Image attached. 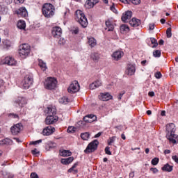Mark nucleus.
<instances>
[{"label": "nucleus", "instance_id": "nucleus-42", "mask_svg": "<svg viewBox=\"0 0 178 178\" xmlns=\"http://www.w3.org/2000/svg\"><path fill=\"white\" fill-rule=\"evenodd\" d=\"M115 138H116V137L113 136L108 140V145H112V144H113V143H115Z\"/></svg>", "mask_w": 178, "mask_h": 178}, {"label": "nucleus", "instance_id": "nucleus-56", "mask_svg": "<svg viewBox=\"0 0 178 178\" xmlns=\"http://www.w3.org/2000/svg\"><path fill=\"white\" fill-rule=\"evenodd\" d=\"M149 30H154L155 29V25L154 24H149Z\"/></svg>", "mask_w": 178, "mask_h": 178}, {"label": "nucleus", "instance_id": "nucleus-34", "mask_svg": "<svg viewBox=\"0 0 178 178\" xmlns=\"http://www.w3.org/2000/svg\"><path fill=\"white\" fill-rule=\"evenodd\" d=\"M60 155L61 156H70L72 155V152L69 150H62L60 152Z\"/></svg>", "mask_w": 178, "mask_h": 178}, {"label": "nucleus", "instance_id": "nucleus-55", "mask_svg": "<svg viewBox=\"0 0 178 178\" xmlns=\"http://www.w3.org/2000/svg\"><path fill=\"white\" fill-rule=\"evenodd\" d=\"M151 172H152L153 173H158L159 170L156 168H150Z\"/></svg>", "mask_w": 178, "mask_h": 178}, {"label": "nucleus", "instance_id": "nucleus-45", "mask_svg": "<svg viewBox=\"0 0 178 178\" xmlns=\"http://www.w3.org/2000/svg\"><path fill=\"white\" fill-rule=\"evenodd\" d=\"M40 143H42V140L40 139L36 141H32L30 143V145H37V144H40Z\"/></svg>", "mask_w": 178, "mask_h": 178}, {"label": "nucleus", "instance_id": "nucleus-9", "mask_svg": "<svg viewBox=\"0 0 178 178\" xmlns=\"http://www.w3.org/2000/svg\"><path fill=\"white\" fill-rule=\"evenodd\" d=\"M79 90H80V85H79L77 81H74L67 88V91L70 94H74L75 92H77Z\"/></svg>", "mask_w": 178, "mask_h": 178}, {"label": "nucleus", "instance_id": "nucleus-33", "mask_svg": "<svg viewBox=\"0 0 178 178\" xmlns=\"http://www.w3.org/2000/svg\"><path fill=\"white\" fill-rule=\"evenodd\" d=\"M3 48L6 49H9L12 46V43L8 40H5L3 41Z\"/></svg>", "mask_w": 178, "mask_h": 178}, {"label": "nucleus", "instance_id": "nucleus-10", "mask_svg": "<svg viewBox=\"0 0 178 178\" xmlns=\"http://www.w3.org/2000/svg\"><path fill=\"white\" fill-rule=\"evenodd\" d=\"M1 65H8V66H15L17 61L12 57L7 56L1 60Z\"/></svg>", "mask_w": 178, "mask_h": 178}, {"label": "nucleus", "instance_id": "nucleus-13", "mask_svg": "<svg viewBox=\"0 0 178 178\" xmlns=\"http://www.w3.org/2000/svg\"><path fill=\"white\" fill-rule=\"evenodd\" d=\"M133 16V13L130 10L125 11L122 13L121 17V20L124 23H127V20H130L131 19V17Z\"/></svg>", "mask_w": 178, "mask_h": 178}, {"label": "nucleus", "instance_id": "nucleus-6", "mask_svg": "<svg viewBox=\"0 0 178 178\" xmlns=\"http://www.w3.org/2000/svg\"><path fill=\"white\" fill-rule=\"evenodd\" d=\"M33 75L31 74H28L24 76V80L22 82V86L24 90H29L33 83Z\"/></svg>", "mask_w": 178, "mask_h": 178}, {"label": "nucleus", "instance_id": "nucleus-50", "mask_svg": "<svg viewBox=\"0 0 178 178\" xmlns=\"http://www.w3.org/2000/svg\"><path fill=\"white\" fill-rule=\"evenodd\" d=\"M105 153L107 154V155H112V152H111V150H110V147H106L105 148Z\"/></svg>", "mask_w": 178, "mask_h": 178}, {"label": "nucleus", "instance_id": "nucleus-60", "mask_svg": "<svg viewBox=\"0 0 178 178\" xmlns=\"http://www.w3.org/2000/svg\"><path fill=\"white\" fill-rule=\"evenodd\" d=\"M124 94V92L120 93L118 95V99H122V97H123Z\"/></svg>", "mask_w": 178, "mask_h": 178}, {"label": "nucleus", "instance_id": "nucleus-15", "mask_svg": "<svg viewBox=\"0 0 178 178\" xmlns=\"http://www.w3.org/2000/svg\"><path fill=\"white\" fill-rule=\"evenodd\" d=\"M22 128V124H16L15 125L13 126L10 129L12 134H13V136H17V134L20 133Z\"/></svg>", "mask_w": 178, "mask_h": 178}, {"label": "nucleus", "instance_id": "nucleus-30", "mask_svg": "<svg viewBox=\"0 0 178 178\" xmlns=\"http://www.w3.org/2000/svg\"><path fill=\"white\" fill-rule=\"evenodd\" d=\"M17 27L20 30L26 29V22L24 21H19L17 24Z\"/></svg>", "mask_w": 178, "mask_h": 178}, {"label": "nucleus", "instance_id": "nucleus-14", "mask_svg": "<svg viewBox=\"0 0 178 178\" xmlns=\"http://www.w3.org/2000/svg\"><path fill=\"white\" fill-rule=\"evenodd\" d=\"M58 119V116L55 115H48L45 120L46 124H54V123H56Z\"/></svg>", "mask_w": 178, "mask_h": 178}, {"label": "nucleus", "instance_id": "nucleus-54", "mask_svg": "<svg viewBox=\"0 0 178 178\" xmlns=\"http://www.w3.org/2000/svg\"><path fill=\"white\" fill-rule=\"evenodd\" d=\"M31 178H38V175H37L35 172H32L31 174Z\"/></svg>", "mask_w": 178, "mask_h": 178}, {"label": "nucleus", "instance_id": "nucleus-21", "mask_svg": "<svg viewBox=\"0 0 178 178\" xmlns=\"http://www.w3.org/2000/svg\"><path fill=\"white\" fill-rule=\"evenodd\" d=\"M101 86H102V82L99 80H97L90 85L89 88L90 90H95V88H98L101 87Z\"/></svg>", "mask_w": 178, "mask_h": 178}, {"label": "nucleus", "instance_id": "nucleus-29", "mask_svg": "<svg viewBox=\"0 0 178 178\" xmlns=\"http://www.w3.org/2000/svg\"><path fill=\"white\" fill-rule=\"evenodd\" d=\"M120 29L121 33H129L130 31V28L126 24L121 25Z\"/></svg>", "mask_w": 178, "mask_h": 178}, {"label": "nucleus", "instance_id": "nucleus-62", "mask_svg": "<svg viewBox=\"0 0 178 178\" xmlns=\"http://www.w3.org/2000/svg\"><path fill=\"white\" fill-rule=\"evenodd\" d=\"M15 2L17 3H23V2H24V0H15Z\"/></svg>", "mask_w": 178, "mask_h": 178}, {"label": "nucleus", "instance_id": "nucleus-31", "mask_svg": "<svg viewBox=\"0 0 178 178\" xmlns=\"http://www.w3.org/2000/svg\"><path fill=\"white\" fill-rule=\"evenodd\" d=\"M10 144H12V140L9 138L0 140V145H9Z\"/></svg>", "mask_w": 178, "mask_h": 178}, {"label": "nucleus", "instance_id": "nucleus-35", "mask_svg": "<svg viewBox=\"0 0 178 178\" xmlns=\"http://www.w3.org/2000/svg\"><path fill=\"white\" fill-rule=\"evenodd\" d=\"M81 138H82V140H88V138H90V134H88V132L83 133L81 134Z\"/></svg>", "mask_w": 178, "mask_h": 178}, {"label": "nucleus", "instance_id": "nucleus-36", "mask_svg": "<svg viewBox=\"0 0 178 178\" xmlns=\"http://www.w3.org/2000/svg\"><path fill=\"white\" fill-rule=\"evenodd\" d=\"M90 58H92L93 60H98V59H99V55L97 53H92Z\"/></svg>", "mask_w": 178, "mask_h": 178}, {"label": "nucleus", "instance_id": "nucleus-46", "mask_svg": "<svg viewBox=\"0 0 178 178\" xmlns=\"http://www.w3.org/2000/svg\"><path fill=\"white\" fill-rule=\"evenodd\" d=\"M83 120L86 123H92L94 122V120L88 119V117H86V115L83 118Z\"/></svg>", "mask_w": 178, "mask_h": 178}, {"label": "nucleus", "instance_id": "nucleus-63", "mask_svg": "<svg viewBox=\"0 0 178 178\" xmlns=\"http://www.w3.org/2000/svg\"><path fill=\"white\" fill-rule=\"evenodd\" d=\"M148 95L149 97H154L155 96V93L154 92H149Z\"/></svg>", "mask_w": 178, "mask_h": 178}, {"label": "nucleus", "instance_id": "nucleus-22", "mask_svg": "<svg viewBox=\"0 0 178 178\" xmlns=\"http://www.w3.org/2000/svg\"><path fill=\"white\" fill-rule=\"evenodd\" d=\"M136 73V66L134 65H129L127 70L128 76H133Z\"/></svg>", "mask_w": 178, "mask_h": 178}, {"label": "nucleus", "instance_id": "nucleus-20", "mask_svg": "<svg viewBox=\"0 0 178 178\" xmlns=\"http://www.w3.org/2000/svg\"><path fill=\"white\" fill-rule=\"evenodd\" d=\"M99 99L101 101H109V99H112V95L109 93H102L99 95Z\"/></svg>", "mask_w": 178, "mask_h": 178}, {"label": "nucleus", "instance_id": "nucleus-61", "mask_svg": "<svg viewBox=\"0 0 178 178\" xmlns=\"http://www.w3.org/2000/svg\"><path fill=\"white\" fill-rule=\"evenodd\" d=\"M8 178H13L15 177V175L8 173L7 174Z\"/></svg>", "mask_w": 178, "mask_h": 178}, {"label": "nucleus", "instance_id": "nucleus-28", "mask_svg": "<svg viewBox=\"0 0 178 178\" xmlns=\"http://www.w3.org/2000/svg\"><path fill=\"white\" fill-rule=\"evenodd\" d=\"M38 65L40 66V69H42L43 72H45V70H47V63H45V62L41 59H38Z\"/></svg>", "mask_w": 178, "mask_h": 178}, {"label": "nucleus", "instance_id": "nucleus-25", "mask_svg": "<svg viewBox=\"0 0 178 178\" xmlns=\"http://www.w3.org/2000/svg\"><path fill=\"white\" fill-rule=\"evenodd\" d=\"M105 24L107 28H106V30H108V31H113V29H115V26H113V24L109 20L106 21Z\"/></svg>", "mask_w": 178, "mask_h": 178}, {"label": "nucleus", "instance_id": "nucleus-23", "mask_svg": "<svg viewBox=\"0 0 178 178\" xmlns=\"http://www.w3.org/2000/svg\"><path fill=\"white\" fill-rule=\"evenodd\" d=\"M44 113L49 115H56V108H55V106L47 107V109L44 111Z\"/></svg>", "mask_w": 178, "mask_h": 178}, {"label": "nucleus", "instance_id": "nucleus-41", "mask_svg": "<svg viewBox=\"0 0 178 178\" xmlns=\"http://www.w3.org/2000/svg\"><path fill=\"white\" fill-rule=\"evenodd\" d=\"M158 163H159V159L156 157L152 160V165H153L154 166L158 165Z\"/></svg>", "mask_w": 178, "mask_h": 178}, {"label": "nucleus", "instance_id": "nucleus-16", "mask_svg": "<svg viewBox=\"0 0 178 178\" xmlns=\"http://www.w3.org/2000/svg\"><path fill=\"white\" fill-rule=\"evenodd\" d=\"M54 133H55V128L51 126H48L42 131L43 136H51V134H54Z\"/></svg>", "mask_w": 178, "mask_h": 178}, {"label": "nucleus", "instance_id": "nucleus-43", "mask_svg": "<svg viewBox=\"0 0 178 178\" xmlns=\"http://www.w3.org/2000/svg\"><path fill=\"white\" fill-rule=\"evenodd\" d=\"M60 102H62V104H65L66 105V104H67L69 102V98H67L66 97H63V98H61Z\"/></svg>", "mask_w": 178, "mask_h": 178}, {"label": "nucleus", "instance_id": "nucleus-39", "mask_svg": "<svg viewBox=\"0 0 178 178\" xmlns=\"http://www.w3.org/2000/svg\"><path fill=\"white\" fill-rule=\"evenodd\" d=\"M161 51L160 50H156L153 52V56L154 58H160L161 56Z\"/></svg>", "mask_w": 178, "mask_h": 178}, {"label": "nucleus", "instance_id": "nucleus-57", "mask_svg": "<svg viewBox=\"0 0 178 178\" xmlns=\"http://www.w3.org/2000/svg\"><path fill=\"white\" fill-rule=\"evenodd\" d=\"M58 44H60V45H63V44H65V39L60 38L58 41Z\"/></svg>", "mask_w": 178, "mask_h": 178}, {"label": "nucleus", "instance_id": "nucleus-4", "mask_svg": "<svg viewBox=\"0 0 178 178\" xmlns=\"http://www.w3.org/2000/svg\"><path fill=\"white\" fill-rule=\"evenodd\" d=\"M31 47L29 44H22L19 45V54L22 59H26L31 52Z\"/></svg>", "mask_w": 178, "mask_h": 178}, {"label": "nucleus", "instance_id": "nucleus-5", "mask_svg": "<svg viewBox=\"0 0 178 178\" xmlns=\"http://www.w3.org/2000/svg\"><path fill=\"white\" fill-rule=\"evenodd\" d=\"M58 85V81L54 77H48L46 79L44 86L46 90H55Z\"/></svg>", "mask_w": 178, "mask_h": 178}, {"label": "nucleus", "instance_id": "nucleus-11", "mask_svg": "<svg viewBox=\"0 0 178 178\" xmlns=\"http://www.w3.org/2000/svg\"><path fill=\"white\" fill-rule=\"evenodd\" d=\"M124 53L122 51L117 50L111 54L112 60H120L123 58Z\"/></svg>", "mask_w": 178, "mask_h": 178}, {"label": "nucleus", "instance_id": "nucleus-8", "mask_svg": "<svg viewBox=\"0 0 178 178\" xmlns=\"http://www.w3.org/2000/svg\"><path fill=\"white\" fill-rule=\"evenodd\" d=\"M13 102L14 106H16L17 108H18V106L19 108H23L24 105L27 104V99H26V98L23 97H18L16 99H15Z\"/></svg>", "mask_w": 178, "mask_h": 178}, {"label": "nucleus", "instance_id": "nucleus-26", "mask_svg": "<svg viewBox=\"0 0 178 178\" xmlns=\"http://www.w3.org/2000/svg\"><path fill=\"white\" fill-rule=\"evenodd\" d=\"M72 161H74V158L73 156L68 157L67 159H62L61 163H63V165H69V163H72Z\"/></svg>", "mask_w": 178, "mask_h": 178}, {"label": "nucleus", "instance_id": "nucleus-58", "mask_svg": "<svg viewBox=\"0 0 178 178\" xmlns=\"http://www.w3.org/2000/svg\"><path fill=\"white\" fill-rule=\"evenodd\" d=\"M0 174L3 176V177H5V176H8V172H6V171H1Z\"/></svg>", "mask_w": 178, "mask_h": 178}, {"label": "nucleus", "instance_id": "nucleus-7", "mask_svg": "<svg viewBox=\"0 0 178 178\" xmlns=\"http://www.w3.org/2000/svg\"><path fill=\"white\" fill-rule=\"evenodd\" d=\"M98 144H99V142H98L97 140H95L92 141L90 143L88 144L86 149L84 150L85 154H90V152H94L98 148Z\"/></svg>", "mask_w": 178, "mask_h": 178}, {"label": "nucleus", "instance_id": "nucleus-2", "mask_svg": "<svg viewBox=\"0 0 178 178\" xmlns=\"http://www.w3.org/2000/svg\"><path fill=\"white\" fill-rule=\"evenodd\" d=\"M42 12L44 17H52L55 15V6L49 3H44L42 6Z\"/></svg>", "mask_w": 178, "mask_h": 178}, {"label": "nucleus", "instance_id": "nucleus-17", "mask_svg": "<svg viewBox=\"0 0 178 178\" xmlns=\"http://www.w3.org/2000/svg\"><path fill=\"white\" fill-rule=\"evenodd\" d=\"M16 13L17 15H19L21 17H27L29 16L27 10L24 7H22L19 10H17L16 11Z\"/></svg>", "mask_w": 178, "mask_h": 178}, {"label": "nucleus", "instance_id": "nucleus-40", "mask_svg": "<svg viewBox=\"0 0 178 178\" xmlns=\"http://www.w3.org/2000/svg\"><path fill=\"white\" fill-rule=\"evenodd\" d=\"M86 117H88L89 120H93V122H95V120H97V116L94 115L92 114L88 115H86Z\"/></svg>", "mask_w": 178, "mask_h": 178}, {"label": "nucleus", "instance_id": "nucleus-1", "mask_svg": "<svg viewBox=\"0 0 178 178\" xmlns=\"http://www.w3.org/2000/svg\"><path fill=\"white\" fill-rule=\"evenodd\" d=\"M166 138L172 144H177L178 136L176 135V125L173 123L168 124L165 127Z\"/></svg>", "mask_w": 178, "mask_h": 178}, {"label": "nucleus", "instance_id": "nucleus-48", "mask_svg": "<svg viewBox=\"0 0 178 178\" xmlns=\"http://www.w3.org/2000/svg\"><path fill=\"white\" fill-rule=\"evenodd\" d=\"M9 116H10V118H12L13 119H19V115H17V114L10 113Z\"/></svg>", "mask_w": 178, "mask_h": 178}, {"label": "nucleus", "instance_id": "nucleus-59", "mask_svg": "<svg viewBox=\"0 0 178 178\" xmlns=\"http://www.w3.org/2000/svg\"><path fill=\"white\" fill-rule=\"evenodd\" d=\"M102 136V132H99L95 136V138H98L99 137H101Z\"/></svg>", "mask_w": 178, "mask_h": 178}, {"label": "nucleus", "instance_id": "nucleus-38", "mask_svg": "<svg viewBox=\"0 0 178 178\" xmlns=\"http://www.w3.org/2000/svg\"><path fill=\"white\" fill-rule=\"evenodd\" d=\"M150 41H151L152 44H154L153 48H156V47H158V42L156 41V39H155L154 38H151Z\"/></svg>", "mask_w": 178, "mask_h": 178}, {"label": "nucleus", "instance_id": "nucleus-24", "mask_svg": "<svg viewBox=\"0 0 178 178\" xmlns=\"http://www.w3.org/2000/svg\"><path fill=\"white\" fill-rule=\"evenodd\" d=\"M88 44L91 48H94L97 45V40L92 37L88 38Z\"/></svg>", "mask_w": 178, "mask_h": 178}, {"label": "nucleus", "instance_id": "nucleus-47", "mask_svg": "<svg viewBox=\"0 0 178 178\" xmlns=\"http://www.w3.org/2000/svg\"><path fill=\"white\" fill-rule=\"evenodd\" d=\"M129 2H131L134 5H139L141 2V0H129Z\"/></svg>", "mask_w": 178, "mask_h": 178}, {"label": "nucleus", "instance_id": "nucleus-12", "mask_svg": "<svg viewBox=\"0 0 178 178\" xmlns=\"http://www.w3.org/2000/svg\"><path fill=\"white\" fill-rule=\"evenodd\" d=\"M51 34L54 38H59L62 35V29L59 26L53 27Z\"/></svg>", "mask_w": 178, "mask_h": 178}, {"label": "nucleus", "instance_id": "nucleus-44", "mask_svg": "<svg viewBox=\"0 0 178 178\" xmlns=\"http://www.w3.org/2000/svg\"><path fill=\"white\" fill-rule=\"evenodd\" d=\"M76 131V127H69L67 129V133H74Z\"/></svg>", "mask_w": 178, "mask_h": 178}, {"label": "nucleus", "instance_id": "nucleus-19", "mask_svg": "<svg viewBox=\"0 0 178 178\" xmlns=\"http://www.w3.org/2000/svg\"><path fill=\"white\" fill-rule=\"evenodd\" d=\"M129 24L131 27H138L141 24V20L134 17L129 21Z\"/></svg>", "mask_w": 178, "mask_h": 178}, {"label": "nucleus", "instance_id": "nucleus-53", "mask_svg": "<svg viewBox=\"0 0 178 178\" xmlns=\"http://www.w3.org/2000/svg\"><path fill=\"white\" fill-rule=\"evenodd\" d=\"M72 34H79V28L76 27L72 31Z\"/></svg>", "mask_w": 178, "mask_h": 178}, {"label": "nucleus", "instance_id": "nucleus-64", "mask_svg": "<svg viewBox=\"0 0 178 178\" xmlns=\"http://www.w3.org/2000/svg\"><path fill=\"white\" fill-rule=\"evenodd\" d=\"M129 177H131V178L134 177V171L129 173Z\"/></svg>", "mask_w": 178, "mask_h": 178}, {"label": "nucleus", "instance_id": "nucleus-37", "mask_svg": "<svg viewBox=\"0 0 178 178\" xmlns=\"http://www.w3.org/2000/svg\"><path fill=\"white\" fill-rule=\"evenodd\" d=\"M167 38H170L172 37V28H168L166 30Z\"/></svg>", "mask_w": 178, "mask_h": 178}, {"label": "nucleus", "instance_id": "nucleus-52", "mask_svg": "<svg viewBox=\"0 0 178 178\" xmlns=\"http://www.w3.org/2000/svg\"><path fill=\"white\" fill-rule=\"evenodd\" d=\"M172 159L174 160V162L178 163V154L172 156Z\"/></svg>", "mask_w": 178, "mask_h": 178}, {"label": "nucleus", "instance_id": "nucleus-18", "mask_svg": "<svg viewBox=\"0 0 178 178\" xmlns=\"http://www.w3.org/2000/svg\"><path fill=\"white\" fill-rule=\"evenodd\" d=\"M97 3H98V0H88L85 3V7L86 9H91L94 8V6L97 5Z\"/></svg>", "mask_w": 178, "mask_h": 178}, {"label": "nucleus", "instance_id": "nucleus-49", "mask_svg": "<svg viewBox=\"0 0 178 178\" xmlns=\"http://www.w3.org/2000/svg\"><path fill=\"white\" fill-rule=\"evenodd\" d=\"M154 76L156 79H161L162 77V74L161 73V72H157L154 74Z\"/></svg>", "mask_w": 178, "mask_h": 178}, {"label": "nucleus", "instance_id": "nucleus-32", "mask_svg": "<svg viewBox=\"0 0 178 178\" xmlns=\"http://www.w3.org/2000/svg\"><path fill=\"white\" fill-rule=\"evenodd\" d=\"M77 163H74L71 168L68 170L69 173H73L74 175H76L78 172L77 170H76V168H77Z\"/></svg>", "mask_w": 178, "mask_h": 178}, {"label": "nucleus", "instance_id": "nucleus-27", "mask_svg": "<svg viewBox=\"0 0 178 178\" xmlns=\"http://www.w3.org/2000/svg\"><path fill=\"white\" fill-rule=\"evenodd\" d=\"M162 170L163 172H172V170H173V166L169 165L168 163L165 164L163 165V167H162Z\"/></svg>", "mask_w": 178, "mask_h": 178}, {"label": "nucleus", "instance_id": "nucleus-3", "mask_svg": "<svg viewBox=\"0 0 178 178\" xmlns=\"http://www.w3.org/2000/svg\"><path fill=\"white\" fill-rule=\"evenodd\" d=\"M75 20L83 28L88 26V21L87 20V17H86V15L80 10H76L75 13Z\"/></svg>", "mask_w": 178, "mask_h": 178}, {"label": "nucleus", "instance_id": "nucleus-51", "mask_svg": "<svg viewBox=\"0 0 178 178\" xmlns=\"http://www.w3.org/2000/svg\"><path fill=\"white\" fill-rule=\"evenodd\" d=\"M110 10L113 12V13H118V10L115 8L114 4L110 7Z\"/></svg>", "mask_w": 178, "mask_h": 178}]
</instances>
